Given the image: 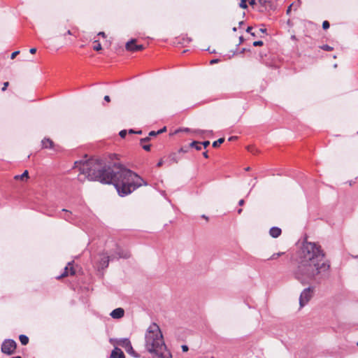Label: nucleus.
Listing matches in <instances>:
<instances>
[{
  "mask_svg": "<svg viewBox=\"0 0 358 358\" xmlns=\"http://www.w3.org/2000/svg\"><path fill=\"white\" fill-rule=\"evenodd\" d=\"M163 163H164L163 160H162V159H161V160H159V162L157 164V166L158 167H159V166H162Z\"/></svg>",
  "mask_w": 358,
  "mask_h": 358,
  "instance_id": "obj_45",
  "label": "nucleus"
},
{
  "mask_svg": "<svg viewBox=\"0 0 358 358\" xmlns=\"http://www.w3.org/2000/svg\"><path fill=\"white\" fill-rule=\"evenodd\" d=\"M238 213V214H241V212H242V209L241 208H239L238 210H237Z\"/></svg>",
  "mask_w": 358,
  "mask_h": 358,
  "instance_id": "obj_57",
  "label": "nucleus"
},
{
  "mask_svg": "<svg viewBox=\"0 0 358 358\" xmlns=\"http://www.w3.org/2000/svg\"><path fill=\"white\" fill-rule=\"evenodd\" d=\"M135 134H142V131L141 130L136 131Z\"/></svg>",
  "mask_w": 358,
  "mask_h": 358,
  "instance_id": "obj_55",
  "label": "nucleus"
},
{
  "mask_svg": "<svg viewBox=\"0 0 358 358\" xmlns=\"http://www.w3.org/2000/svg\"><path fill=\"white\" fill-rule=\"evenodd\" d=\"M191 148H194L197 150H200L201 149V143L198 141H193L189 144Z\"/></svg>",
  "mask_w": 358,
  "mask_h": 358,
  "instance_id": "obj_18",
  "label": "nucleus"
},
{
  "mask_svg": "<svg viewBox=\"0 0 358 358\" xmlns=\"http://www.w3.org/2000/svg\"><path fill=\"white\" fill-rule=\"evenodd\" d=\"M236 138H237L236 136H231V137L229 138L228 141H234Z\"/></svg>",
  "mask_w": 358,
  "mask_h": 358,
  "instance_id": "obj_49",
  "label": "nucleus"
},
{
  "mask_svg": "<svg viewBox=\"0 0 358 358\" xmlns=\"http://www.w3.org/2000/svg\"><path fill=\"white\" fill-rule=\"evenodd\" d=\"M19 53H20V51L13 52L10 55V59H13Z\"/></svg>",
  "mask_w": 358,
  "mask_h": 358,
  "instance_id": "obj_31",
  "label": "nucleus"
},
{
  "mask_svg": "<svg viewBox=\"0 0 358 358\" xmlns=\"http://www.w3.org/2000/svg\"><path fill=\"white\" fill-rule=\"evenodd\" d=\"M357 133H358V131H357Z\"/></svg>",
  "mask_w": 358,
  "mask_h": 358,
  "instance_id": "obj_63",
  "label": "nucleus"
},
{
  "mask_svg": "<svg viewBox=\"0 0 358 358\" xmlns=\"http://www.w3.org/2000/svg\"><path fill=\"white\" fill-rule=\"evenodd\" d=\"M19 339L22 345H25L29 343V338L24 334H22L19 336Z\"/></svg>",
  "mask_w": 358,
  "mask_h": 358,
  "instance_id": "obj_17",
  "label": "nucleus"
},
{
  "mask_svg": "<svg viewBox=\"0 0 358 358\" xmlns=\"http://www.w3.org/2000/svg\"><path fill=\"white\" fill-rule=\"evenodd\" d=\"M75 271H74V268L72 266V264L71 262H69L68 263V265L64 268V273L60 275L59 276L57 277L58 279L61 278H63V277H65V276H67L69 275V274L73 275L75 274Z\"/></svg>",
  "mask_w": 358,
  "mask_h": 358,
  "instance_id": "obj_9",
  "label": "nucleus"
},
{
  "mask_svg": "<svg viewBox=\"0 0 358 358\" xmlns=\"http://www.w3.org/2000/svg\"><path fill=\"white\" fill-rule=\"evenodd\" d=\"M117 344L121 347H122L124 350L131 345V342L129 338H120L117 341Z\"/></svg>",
  "mask_w": 358,
  "mask_h": 358,
  "instance_id": "obj_14",
  "label": "nucleus"
},
{
  "mask_svg": "<svg viewBox=\"0 0 358 358\" xmlns=\"http://www.w3.org/2000/svg\"><path fill=\"white\" fill-rule=\"evenodd\" d=\"M12 358H22L20 356H16V357H13Z\"/></svg>",
  "mask_w": 358,
  "mask_h": 358,
  "instance_id": "obj_60",
  "label": "nucleus"
},
{
  "mask_svg": "<svg viewBox=\"0 0 358 358\" xmlns=\"http://www.w3.org/2000/svg\"><path fill=\"white\" fill-rule=\"evenodd\" d=\"M252 27H248L246 29V32H248V33H249V34L252 33V31H252Z\"/></svg>",
  "mask_w": 358,
  "mask_h": 358,
  "instance_id": "obj_46",
  "label": "nucleus"
},
{
  "mask_svg": "<svg viewBox=\"0 0 358 358\" xmlns=\"http://www.w3.org/2000/svg\"><path fill=\"white\" fill-rule=\"evenodd\" d=\"M292 5L293 4L289 5V6L287 8V14H289Z\"/></svg>",
  "mask_w": 358,
  "mask_h": 358,
  "instance_id": "obj_47",
  "label": "nucleus"
},
{
  "mask_svg": "<svg viewBox=\"0 0 358 358\" xmlns=\"http://www.w3.org/2000/svg\"><path fill=\"white\" fill-rule=\"evenodd\" d=\"M81 174L92 181L113 184L120 196H127L148 183L138 174L120 164L106 166L101 159L76 162Z\"/></svg>",
  "mask_w": 358,
  "mask_h": 358,
  "instance_id": "obj_1",
  "label": "nucleus"
},
{
  "mask_svg": "<svg viewBox=\"0 0 358 358\" xmlns=\"http://www.w3.org/2000/svg\"><path fill=\"white\" fill-rule=\"evenodd\" d=\"M330 24H329V22L327 20L324 21L323 23H322V28L324 29H327L329 27Z\"/></svg>",
  "mask_w": 358,
  "mask_h": 358,
  "instance_id": "obj_27",
  "label": "nucleus"
},
{
  "mask_svg": "<svg viewBox=\"0 0 358 358\" xmlns=\"http://www.w3.org/2000/svg\"><path fill=\"white\" fill-rule=\"evenodd\" d=\"M232 30H233V31H237V29H236V27H234V28L232 29Z\"/></svg>",
  "mask_w": 358,
  "mask_h": 358,
  "instance_id": "obj_59",
  "label": "nucleus"
},
{
  "mask_svg": "<svg viewBox=\"0 0 358 358\" xmlns=\"http://www.w3.org/2000/svg\"><path fill=\"white\" fill-rule=\"evenodd\" d=\"M259 3L262 5H266V3L271 4V1L266 0H258Z\"/></svg>",
  "mask_w": 358,
  "mask_h": 358,
  "instance_id": "obj_30",
  "label": "nucleus"
},
{
  "mask_svg": "<svg viewBox=\"0 0 358 358\" xmlns=\"http://www.w3.org/2000/svg\"><path fill=\"white\" fill-rule=\"evenodd\" d=\"M245 203V201L243 199H241L239 201H238V205L239 206H243Z\"/></svg>",
  "mask_w": 358,
  "mask_h": 358,
  "instance_id": "obj_51",
  "label": "nucleus"
},
{
  "mask_svg": "<svg viewBox=\"0 0 358 358\" xmlns=\"http://www.w3.org/2000/svg\"><path fill=\"white\" fill-rule=\"evenodd\" d=\"M320 48L322 50H324L325 51H331L334 48L328 45H323L320 46Z\"/></svg>",
  "mask_w": 358,
  "mask_h": 358,
  "instance_id": "obj_25",
  "label": "nucleus"
},
{
  "mask_svg": "<svg viewBox=\"0 0 358 358\" xmlns=\"http://www.w3.org/2000/svg\"><path fill=\"white\" fill-rule=\"evenodd\" d=\"M281 229L277 227H273L270 229L269 234L273 238H278L281 234Z\"/></svg>",
  "mask_w": 358,
  "mask_h": 358,
  "instance_id": "obj_13",
  "label": "nucleus"
},
{
  "mask_svg": "<svg viewBox=\"0 0 358 358\" xmlns=\"http://www.w3.org/2000/svg\"><path fill=\"white\" fill-rule=\"evenodd\" d=\"M8 86V82H6L3 83V87H2V91H5Z\"/></svg>",
  "mask_w": 358,
  "mask_h": 358,
  "instance_id": "obj_39",
  "label": "nucleus"
},
{
  "mask_svg": "<svg viewBox=\"0 0 358 358\" xmlns=\"http://www.w3.org/2000/svg\"><path fill=\"white\" fill-rule=\"evenodd\" d=\"M194 133L197 134H209V135H212L213 134V131L212 130H201V129H197V130L194 131Z\"/></svg>",
  "mask_w": 358,
  "mask_h": 358,
  "instance_id": "obj_20",
  "label": "nucleus"
},
{
  "mask_svg": "<svg viewBox=\"0 0 358 358\" xmlns=\"http://www.w3.org/2000/svg\"><path fill=\"white\" fill-rule=\"evenodd\" d=\"M325 253L315 243L305 242L301 250L295 278L303 284L320 283L329 277L330 262L324 260Z\"/></svg>",
  "mask_w": 358,
  "mask_h": 358,
  "instance_id": "obj_2",
  "label": "nucleus"
},
{
  "mask_svg": "<svg viewBox=\"0 0 358 358\" xmlns=\"http://www.w3.org/2000/svg\"><path fill=\"white\" fill-rule=\"evenodd\" d=\"M218 62H219V59H212V60L210 62V64H213L217 63Z\"/></svg>",
  "mask_w": 358,
  "mask_h": 358,
  "instance_id": "obj_43",
  "label": "nucleus"
},
{
  "mask_svg": "<svg viewBox=\"0 0 358 358\" xmlns=\"http://www.w3.org/2000/svg\"><path fill=\"white\" fill-rule=\"evenodd\" d=\"M256 3V0H248V5L254 6Z\"/></svg>",
  "mask_w": 358,
  "mask_h": 358,
  "instance_id": "obj_33",
  "label": "nucleus"
},
{
  "mask_svg": "<svg viewBox=\"0 0 358 358\" xmlns=\"http://www.w3.org/2000/svg\"><path fill=\"white\" fill-rule=\"evenodd\" d=\"M42 147L43 148H52L53 147V142L48 138H45L41 141Z\"/></svg>",
  "mask_w": 358,
  "mask_h": 358,
  "instance_id": "obj_16",
  "label": "nucleus"
},
{
  "mask_svg": "<svg viewBox=\"0 0 358 358\" xmlns=\"http://www.w3.org/2000/svg\"><path fill=\"white\" fill-rule=\"evenodd\" d=\"M158 134V133H157V131H152L149 133V136L148 137H152V136H155Z\"/></svg>",
  "mask_w": 358,
  "mask_h": 358,
  "instance_id": "obj_32",
  "label": "nucleus"
},
{
  "mask_svg": "<svg viewBox=\"0 0 358 358\" xmlns=\"http://www.w3.org/2000/svg\"><path fill=\"white\" fill-rule=\"evenodd\" d=\"M259 31L263 33V34H266V29L261 28V29H259Z\"/></svg>",
  "mask_w": 358,
  "mask_h": 358,
  "instance_id": "obj_48",
  "label": "nucleus"
},
{
  "mask_svg": "<svg viewBox=\"0 0 358 358\" xmlns=\"http://www.w3.org/2000/svg\"><path fill=\"white\" fill-rule=\"evenodd\" d=\"M66 34L72 35V33L69 29H68L64 35H66Z\"/></svg>",
  "mask_w": 358,
  "mask_h": 358,
  "instance_id": "obj_52",
  "label": "nucleus"
},
{
  "mask_svg": "<svg viewBox=\"0 0 358 358\" xmlns=\"http://www.w3.org/2000/svg\"><path fill=\"white\" fill-rule=\"evenodd\" d=\"M283 254V252H278L273 254L268 259H275L280 256H281Z\"/></svg>",
  "mask_w": 358,
  "mask_h": 358,
  "instance_id": "obj_26",
  "label": "nucleus"
},
{
  "mask_svg": "<svg viewBox=\"0 0 358 358\" xmlns=\"http://www.w3.org/2000/svg\"><path fill=\"white\" fill-rule=\"evenodd\" d=\"M224 141V138H220L217 141H215L213 143V146L214 148L218 147L220 144H222Z\"/></svg>",
  "mask_w": 358,
  "mask_h": 358,
  "instance_id": "obj_21",
  "label": "nucleus"
},
{
  "mask_svg": "<svg viewBox=\"0 0 358 358\" xmlns=\"http://www.w3.org/2000/svg\"><path fill=\"white\" fill-rule=\"evenodd\" d=\"M110 358H125V356L120 348H115L110 354Z\"/></svg>",
  "mask_w": 358,
  "mask_h": 358,
  "instance_id": "obj_11",
  "label": "nucleus"
},
{
  "mask_svg": "<svg viewBox=\"0 0 358 358\" xmlns=\"http://www.w3.org/2000/svg\"><path fill=\"white\" fill-rule=\"evenodd\" d=\"M243 21H241V22H240L238 23L239 27L243 26Z\"/></svg>",
  "mask_w": 358,
  "mask_h": 358,
  "instance_id": "obj_56",
  "label": "nucleus"
},
{
  "mask_svg": "<svg viewBox=\"0 0 358 358\" xmlns=\"http://www.w3.org/2000/svg\"><path fill=\"white\" fill-rule=\"evenodd\" d=\"M97 35L100 36H101L103 38H106V35L105 32H103V31L99 32Z\"/></svg>",
  "mask_w": 358,
  "mask_h": 358,
  "instance_id": "obj_38",
  "label": "nucleus"
},
{
  "mask_svg": "<svg viewBox=\"0 0 358 358\" xmlns=\"http://www.w3.org/2000/svg\"><path fill=\"white\" fill-rule=\"evenodd\" d=\"M334 68H336L337 67V64H334Z\"/></svg>",
  "mask_w": 358,
  "mask_h": 358,
  "instance_id": "obj_62",
  "label": "nucleus"
},
{
  "mask_svg": "<svg viewBox=\"0 0 358 358\" xmlns=\"http://www.w3.org/2000/svg\"><path fill=\"white\" fill-rule=\"evenodd\" d=\"M28 174H29L28 171L26 170L20 176H15V179H18V178L23 179L24 178H28Z\"/></svg>",
  "mask_w": 358,
  "mask_h": 358,
  "instance_id": "obj_23",
  "label": "nucleus"
},
{
  "mask_svg": "<svg viewBox=\"0 0 358 358\" xmlns=\"http://www.w3.org/2000/svg\"><path fill=\"white\" fill-rule=\"evenodd\" d=\"M249 170H250V167H248V168L246 169V171H249Z\"/></svg>",
  "mask_w": 358,
  "mask_h": 358,
  "instance_id": "obj_61",
  "label": "nucleus"
},
{
  "mask_svg": "<svg viewBox=\"0 0 358 358\" xmlns=\"http://www.w3.org/2000/svg\"><path fill=\"white\" fill-rule=\"evenodd\" d=\"M94 42L95 43H96L94 46V50H96V51H99L102 49V47H101V43L99 42L98 40H94Z\"/></svg>",
  "mask_w": 358,
  "mask_h": 358,
  "instance_id": "obj_22",
  "label": "nucleus"
},
{
  "mask_svg": "<svg viewBox=\"0 0 358 358\" xmlns=\"http://www.w3.org/2000/svg\"><path fill=\"white\" fill-rule=\"evenodd\" d=\"M250 34H251V36H253V37H255V36H255V34L254 32L250 33Z\"/></svg>",
  "mask_w": 358,
  "mask_h": 358,
  "instance_id": "obj_58",
  "label": "nucleus"
},
{
  "mask_svg": "<svg viewBox=\"0 0 358 358\" xmlns=\"http://www.w3.org/2000/svg\"><path fill=\"white\" fill-rule=\"evenodd\" d=\"M142 147L146 151H149L150 150V145H143Z\"/></svg>",
  "mask_w": 358,
  "mask_h": 358,
  "instance_id": "obj_34",
  "label": "nucleus"
},
{
  "mask_svg": "<svg viewBox=\"0 0 358 358\" xmlns=\"http://www.w3.org/2000/svg\"><path fill=\"white\" fill-rule=\"evenodd\" d=\"M313 289L310 287L304 289L299 297V305L301 308L305 306L313 296Z\"/></svg>",
  "mask_w": 358,
  "mask_h": 358,
  "instance_id": "obj_6",
  "label": "nucleus"
},
{
  "mask_svg": "<svg viewBox=\"0 0 358 358\" xmlns=\"http://www.w3.org/2000/svg\"><path fill=\"white\" fill-rule=\"evenodd\" d=\"M145 346L153 358L172 357L164 343L159 327L155 322L151 324L146 331Z\"/></svg>",
  "mask_w": 358,
  "mask_h": 358,
  "instance_id": "obj_3",
  "label": "nucleus"
},
{
  "mask_svg": "<svg viewBox=\"0 0 358 358\" xmlns=\"http://www.w3.org/2000/svg\"><path fill=\"white\" fill-rule=\"evenodd\" d=\"M36 48H31V49L29 50V52H30L31 54H34V53H36Z\"/></svg>",
  "mask_w": 358,
  "mask_h": 358,
  "instance_id": "obj_42",
  "label": "nucleus"
},
{
  "mask_svg": "<svg viewBox=\"0 0 358 358\" xmlns=\"http://www.w3.org/2000/svg\"><path fill=\"white\" fill-rule=\"evenodd\" d=\"M203 155L205 158H208V152H204L203 153Z\"/></svg>",
  "mask_w": 358,
  "mask_h": 358,
  "instance_id": "obj_54",
  "label": "nucleus"
},
{
  "mask_svg": "<svg viewBox=\"0 0 358 358\" xmlns=\"http://www.w3.org/2000/svg\"><path fill=\"white\" fill-rule=\"evenodd\" d=\"M126 352L129 354H130L131 355L134 356V357H137V355H136V352L133 349V347L131 345H129V346H127V348L125 349Z\"/></svg>",
  "mask_w": 358,
  "mask_h": 358,
  "instance_id": "obj_19",
  "label": "nucleus"
},
{
  "mask_svg": "<svg viewBox=\"0 0 358 358\" xmlns=\"http://www.w3.org/2000/svg\"><path fill=\"white\" fill-rule=\"evenodd\" d=\"M263 44H264V43L262 41H257L253 43V45L255 47L262 46V45H263Z\"/></svg>",
  "mask_w": 358,
  "mask_h": 358,
  "instance_id": "obj_29",
  "label": "nucleus"
},
{
  "mask_svg": "<svg viewBox=\"0 0 358 358\" xmlns=\"http://www.w3.org/2000/svg\"><path fill=\"white\" fill-rule=\"evenodd\" d=\"M187 150H188V148H181L178 150V152H183V153H185V152H187Z\"/></svg>",
  "mask_w": 358,
  "mask_h": 358,
  "instance_id": "obj_35",
  "label": "nucleus"
},
{
  "mask_svg": "<svg viewBox=\"0 0 358 358\" xmlns=\"http://www.w3.org/2000/svg\"><path fill=\"white\" fill-rule=\"evenodd\" d=\"M17 343L13 339H6L1 344V352L6 355H13L16 350Z\"/></svg>",
  "mask_w": 358,
  "mask_h": 358,
  "instance_id": "obj_5",
  "label": "nucleus"
},
{
  "mask_svg": "<svg viewBox=\"0 0 358 358\" xmlns=\"http://www.w3.org/2000/svg\"><path fill=\"white\" fill-rule=\"evenodd\" d=\"M136 41L135 39H131V41H128L125 45L126 50L131 52H136L144 48L143 45H136Z\"/></svg>",
  "mask_w": 358,
  "mask_h": 358,
  "instance_id": "obj_7",
  "label": "nucleus"
},
{
  "mask_svg": "<svg viewBox=\"0 0 358 358\" xmlns=\"http://www.w3.org/2000/svg\"><path fill=\"white\" fill-rule=\"evenodd\" d=\"M127 134V131L124 129L120 131L119 135L121 138H124Z\"/></svg>",
  "mask_w": 358,
  "mask_h": 358,
  "instance_id": "obj_28",
  "label": "nucleus"
},
{
  "mask_svg": "<svg viewBox=\"0 0 358 358\" xmlns=\"http://www.w3.org/2000/svg\"><path fill=\"white\" fill-rule=\"evenodd\" d=\"M112 255H113L115 259H127L130 257V254L127 250H124L118 246L116 247L115 252Z\"/></svg>",
  "mask_w": 358,
  "mask_h": 358,
  "instance_id": "obj_8",
  "label": "nucleus"
},
{
  "mask_svg": "<svg viewBox=\"0 0 358 358\" xmlns=\"http://www.w3.org/2000/svg\"><path fill=\"white\" fill-rule=\"evenodd\" d=\"M180 157L176 152L171 153L168 157V160L170 164H177L180 161Z\"/></svg>",
  "mask_w": 358,
  "mask_h": 358,
  "instance_id": "obj_12",
  "label": "nucleus"
},
{
  "mask_svg": "<svg viewBox=\"0 0 358 358\" xmlns=\"http://www.w3.org/2000/svg\"><path fill=\"white\" fill-rule=\"evenodd\" d=\"M104 100H105L106 101H107V102H109V101H110V96H108V95H106V96H104Z\"/></svg>",
  "mask_w": 358,
  "mask_h": 358,
  "instance_id": "obj_44",
  "label": "nucleus"
},
{
  "mask_svg": "<svg viewBox=\"0 0 358 358\" xmlns=\"http://www.w3.org/2000/svg\"><path fill=\"white\" fill-rule=\"evenodd\" d=\"M182 350L183 352H187L188 350V347L186 345H182Z\"/></svg>",
  "mask_w": 358,
  "mask_h": 358,
  "instance_id": "obj_41",
  "label": "nucleus"
},
{
  "mask_svg": "<svg viewBox=\"0 0 358 358\" xmlns=\"http://www.w3.org/2000/svg\"><path fill=\"white\" fill-rule=\"evenodd\" d=\"M115 259L113 255H108L106 252L99 254L98 259L96 262V267L99 271L105 269L108 266L110 261Z\"/></svg>",
  "mask_w": 358,
  "mask_h": 358,
  "instance_id": "obj_4",
  "label": "nucleus"
},
{
  "mask_svg": "<svg viewBox=\"0 0 358 358\" xmlns=\"http://www.w3.org/2000/svg\"><path fill=\"white\" fill-rule=\"evenodd\" d=\"M244 41V38L242 36L239 37V44H241Z\"/></svg>",
  "mask_w": 358,
  "mask_h": 358,
  "instance_id": "obj_50",
  "label": "nucleus"
},
{
  "mask_svg": "<svg viewBox=\"0 0 358 358\" xmlns=\"http://www.w3.org/2000/svg\"><path fill=\"white\" fill-rule=\"evenodd\" d=\"M201 144L203 145V147L206 148L210 145V142L208 141H204L201 143Z\"/></svg>",
  "mask_w": 358,
  "mask_h": 358,
  "instance_id": "obj_36",
  "label": "nucleus"
},
{
  "mask_svg": "<svg viewBox=\"0 0 358 358\" xmlns=\"http://www.w3.org/2000/svg\"><path fill=\"white\" fill-rule=\"evenodd\" d=\"M166 130V127H164V128H162V129H161L158 130V131H157V133H158V134H159L163 133V132H164V131H165Z\"/></svg>",
  "mask_w": 358,
  "mask_h": 358,
  "instance_id": "obj_40",
  "label": "nucleus"
},
{
  "mask_svg": "<svg viewBox=\"0 0 358 358\" xmlns=\"http://www.w3.org/2000/svg\"><path fill=\"white\" fill-rule=\"evenodd\" d=\"M239 6L241 8H248V0H241L239 3Z\"/></svg>",
  "mask_w": 358,
  "mask_h": 358,
  "instance_id": "obj_24",
  "label": "nucleus"
},
{
  "mask_svg": "<svg viewBox=\"0 0 358 358\" xmlns=\"http://www.w3.org/2000/svg\"><path fill=\"white\" fill-rule=\"evenodd\" d=\"M124 315V310L122 308H117L114 309L110 314V315L114 319H120Z\"/></svg>",
  "mask_w": 358,
  "mask_h": 358,
  "instance_id": "obj_10",
  "label": "nucleus"
},
{
  "mask_svg": "<svg viewBox=\"0 0 358 358\" xmlns=\"http://www.w3.org/2000/svg\"><path fill=\"white\" fill-rule=\"evenodd\" d=\"M62 211L65 213V215L62 217V218L70 222H73L74 219L71 212L64 208L62 209Z\"/></svg>",
  "mask_w": 358,
  "mask_h": 358,
  "instance_id": "obj_15",
  "label": "nucleus"
},
{
  "mask_svg": "<svg viewBox=\"0 0 358 358\" xmlns=\"http://www.w3.org/2000/svg\"><path fill=\"white\" fill-rule=\"evenodd\" d=\"M148 141H150V137L148 136V137L141 138L140 141H141V143H142L143 142H147Z\"/></svg>",
  "mask_w": 358,
  "mask_h": 358,
  "instance_id": "obj_37",
  "label": "nucleus"
},
{
  "mask_svg": "<svg viewBox=\"0 0 358 358\" xmlns=\"http://www.w3.org/2000/svg\"><path fill=\"white\" fill-rule=\"evenodd\" d=\"M127 132L129 134H135L136 131H134V129H131Z\"/></svg>",
  "mask_w": 358,
  "mask_h": 358,
  "instance_id": "obj_53",
  "label": "nucleus"
}]
</instances>
